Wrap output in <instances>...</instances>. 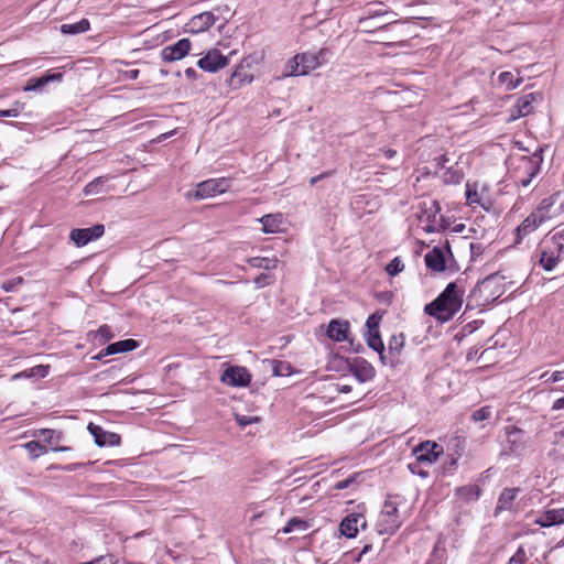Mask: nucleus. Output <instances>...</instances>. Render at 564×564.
<instances>
[{"mask_svg":"<svg viewBox=\"0 0 564 564\" xmlns=\"http://www.w3.org/2000/svg\"><path fill=\"white\" fill-rule=\"evenodd\" d=\"M463 291L456 283H449L445 290L425 306V313L438 321H449L462 307Z\"/></svg>","mask_w":564,"mask_h":564,"instance_id":"nucleus-1","label":"nucleus"},{"mask_svg":"<svg viewBox=\"0 0 564 564\" xmlns=\"http://www.w3.org/2000/svg\"><path fill=\"white\" fill-rule=\"evenodd\" d=\"M541 163V150H536L531 156H521L517 166L518 183L523 187L529 186L539 173Z\"/></svg>","mask_w":564,"mask_h":564,"instance_id":"nucleus-2","label":"nucleus"},{"mask_svg":"<svg viewBox=\"0 0 564 564\" xmlns=\"http://www.w3.org/2000/svg\"><path fill=\"white\" fill-rule=\"evenodd\" d=\"M540 214L543 224L560 218L564 214V195L560 192L544 198L535 209Z\"/></svg>","mask_w":564,"mask_h":564,"instance_id":"nucleus-3","label":"nucleus"},{"mask_svg":"<svg viewBox=\"0 0 564 564\" xmlns=\"http://www.w3.org/2000/svg\"><path fill=\"white\" fill-rule=\"evenodd\" d=\"M400 525L401 521L395 503L387 501L378 519V532L380 534H393Z\"/></svg>","mask_w":564,"mask_h":564,"instance_id":"nucleus-4","label":"nucleus"},{"mask_svg":"<svg viewBox=\"0 0 564 564\" xmlns=\"http://www.w3.org/2000/svg\"><path fill=\"white\" fill-rule=\"evenodd\" d=\"M220 382L229 387L243 388L249 386L251 373L242 366H228L219 378Z\"/></svg>","mask_w":564,"mask_h":564,"instance_id":"nucleus-5","label":"nucleus"},{"mask_svg":"<svg viewBox=\"0 0 564 564\" xmlns=\"http://www.w3.org/2000/svg\"><path fill=\"white\" fill-rule=\"evenodd\" d=\"M230 187V181L225 177L212 178L204 181L197 185L195 191L196 198H210L219 194H224Z\"/></svg>","mask_w":564,"mask_h":564,"instance_id":"nucleus-6","label":"nucleus"},{"mask_svg":"<svg viewBox=\"0 0 564 564\" xmlns=\"http://www.w3.org/2000/svg\"><path fill=\"white\" fill-rule=\"evenodd\" d=\"M505 276L499 273L490 274L479 284V292L485 295L486 301H495L505 293Z\"/></svg>","mask_w":564,"mask_h":564,"instance_id":"nucleus-7","label":"nucleus"},{"mask_svg":"<svg viewBox=\"0 0 564 564\" xmlns=\"http://www.w3.org/2000/svg\"><path fill=\"white\" fill-rule=\"evenodd\" d=\"M443 452V447L440 444L431 441L423 442L413 449L416 460L429 465L435 463Z\"/></svg>","mask_w":564,"mask_h":564,"instance_id":"nucleus-8","label":"nucleus"},{"mask_svg":"<svg viewBox=\"0 0 564 564\" xmlns=\"http://www.w3.org/2000/svg\"><path fill=\"white\" fill-rule=\"evenodd\" d=\"M487 187L485 184L475 182L466 185V200L469 206H481L485 209L490 207Z\"/></svg>","mask_w":564,"mask_h":564,"instance_id":"nucleus-9","label":"nucleus"},{"mask_svg":"<svg viewBox=\"0 0 564 564\" xmlns=\"http://www.w3.org/2000/svg\"><path fill=\"white\" fill-rule=\"evenodd\" d=\"M105 232L102 225H95L90 228H76L69 234V239L76 247H84L90 241L100 238Z\"/></svg>","mask_w":564,"mask_h":564,"instance_id":"nucleus-10","label":"nucleus"},{"mask_svg":"<svg viewBox=\"0 0 564 564\" xmlns=\"http://www.w3.org/2000/svg\"><path fill=\"white\" fill-rule=\"evenodd\" d=\"M229 63L227 56L223 55L217 48L210 50L198 59L197 65L200 69L215 73L224 67H226Z\"/></svg>","mask_w":564,"mask_h":564,"instance_id":"nucleus-11","label":"nucleus"},{"mask_svg":"<svg viewBox=\"0 0 564 564\" xmlns=\"http://www.w3.org/2000/svg\"><path fill=\"white\" fill-rule=\"evenodd\" d=\"M327 50L321 48L318 52H305L299 54V58L301 59L302 73L306 75L322 66L327 61Z\"/></svg>","mask_w":564,"mask_h":564,"instance_id":"nucleus-12","label":"nucleus"},{"mask_svg":"<svg viewBox=\"0 0 564 564\" xmlns=\"http://www.w3.org/2000/svg\"><path fill=\"white\" fill-rule=\"evenodd\" d=\"M216 22V17L212 12H202L194 15L185 25V33H200L208 30Z\"/></svg>","mask_w":564,"mask_h":564,"instance_id":"nucleus-13","label":"nucleus"},{"mask_svg":"<svg viewBox=\"0 0 564 564\" xmlns=\"http://www.w3.org/2000/svg\"><path fill=\"white\" fill-rule=\"evenodd\" d=\"M87 430L94 437L95 443L100 447L117 446L120 444V436L118 434L106 431L99 425L89 423Z\"/></svg>","mask_w":564,"mask_h":564,"instance_id":"nucleus-14","label":"nucleus"},{"mask_svg":"<svg viewBox=\"0 0 564 564\" xmlns=\"http://www.w3.org/2000/svg\"><path fill=\"white\" fill-rule=\"evenodd\" d=\"M366 525V520L362 514L351 513L343 519L339 525L340 533L346 538H355L358 533V528Z\"/></svg>","mask_w":564,"mask_h":564,"instance_id":"nucleus-15","label":"nucleus"},{"mask_svg":"<svg viewBox=\"0 0 564 564\" xmlns=\"http://www.w3.org/2000/svg\"><path fill=\"white\" fill-rule=\"evenodd\" d=\"M506 436L510 453L519 454L525 448V436L522 430L509 426L506 429Z\"/></svg>","mask_w":564,"mask_h":564,"instance_id":"nucleus-16","label":"nucleus"},{"mask_svg":"<svg viewBox=\"0 0 564 564\" xmlns=\"http://www.w3.org/2000/svg\"><path fill=\"white\" fill-rule=\"evenodd\" d=\"M534 94H528L518 99L517 104L510 111V121H514L521 117L528 116L533 111Z\"/></svg>","mask_w":564,"mask_h":564,"instance_id":"nucleus-17","label":"nucleus"},{"mask_svg":"<svg viewBox=\"0 0 564 564\" xmlns=\"http://www.w3.org/2000/svg\"><path fill=\"white\" fill-rule=\"evenodd\" d=\"M535 523L542 528L564 524V508L550 509L542 512L536 519Z\"/></svg>","mask_w":564,"mask_h":564,"instance_id":"nucleus-18","label":"nucleus"},{"mask_svg":"<svg viewBox=\"0 0 564 564\" xmlns=\"http://www.w3.org/2000/svg\"><path fill=\"white\" fill-rule=\"evenodd\" d=\"M327 336L335 341H344L348 339L349 324L341 319H332L328 324Z\"/></svg>","mask_w":564,"mask_h":564,"instance_id":"nucleus-19","label":"nucleus"},{"mask_svg":"<svg viewBox=\"0 0 564 564\" xmlns=\"http://www.w3.org/2000/svg\"><path fill=\"white\" fill-rule=\"evenodd\" d=\"M259 220L262 224V230L265 234H276L284 229L285 221L281 214L264 215Z\"/></svg>","mask_w":564,"mask_h":564,"instance_id":"nucleus-20","label":"nucleus"},{"mask_svg":"<svg viewBox=\"0 0 564 564\" xmlns=\"http://www.w3.org/2000/svg\"><path fill=\"white\" fill-rule=\"evenodd\" d=\"M425 264L434 272H443L446 268L444 253L441 248L434 247L424 257Z\"/></svg>","mask_w":564,"mask_h":564,"instance_id":"nucleus-21","label":"nucleus"},{"mask_svg":"<svg viewBox=\"0 0 564 564\" xmlns=\"http://www.w3.org/2000/svg\"><path fill=\"white\" fill-rule=\"evenodd\" d=\"M354 376L360 381L366 382L375 377V368L366 360L358 359L351 365Z\"/></svg>","mask_w":564,"mask_h":564,"instance_id":"nucleus-22","label":"nucleus"},{"mask_svg":"<svg viewBox=\"0 0 564 564\" xmlns=\"http://www.w3.org/2000/svg\"><path fill=\"white\" fill-rule=\"evenodd\" d=\"M541 225H543L542 218L540 214H536L534 210L521 223L517 228V232L519 236H527L538 229Z\"/></svg>","mask_w":564,"mask_h":564,"instance_id":"nucleus-23","label":"nucleus"},{"mask_svg":"<svg viewBox=\"0 0 564 564\" xmlns=\"http://www.w3.org/2000/svg\"><path fill=\"white\" fill-rule=\"evenodd\" d=\"M518 488H505L498 498L496 511L510 510L513 506V501L518 496Z\"/></svg>","mask_w":564,"mask_h":564,"instance_id":"nucleus-24","label":"nucleus"},{"mask_svg":"<svg viewBox=\"0 0 564 564\" xmlns=\"http://www.w3.org/2000/svg\"><path fill=\"white\" fill-rule=\"evenodd\" d=\"M108 181V176H100L95 178L84 187V194L89 196L108 193L110 191V188L107 186Z\"/></svg>","mask_w":564,"mask_h":564,"instance_id":"nucleus-25","label":"nucleus"},{"mask_svg":"<svg viewBox=\"0 0 564 564\" xmlns=\"http://www.w3.org/2000/svg\"><path fill=\"white\" fill-rule=\"evenodd\" d=\"M115 337L113 332L107 325H102L99 327L97 332H89L87 334V340L94 343L96 345H104L108 340Z\"/></svg>","mask_w":564,"mask_h":564,"instance_id":"nucleus-26","label":"nucleus"},{"mask_svg":"<svg viewBox=\"0 0 564 564\" xmlns=\"http://www.w3.org/2000/svg\"><path fill=\"white\" fill-rule=\"evenodd\" d=\"M61 74H48L39 78H30L24 86V91H36L40 90L44 85L50 82L61 79Z\"/></svg>","mask_w":564,"mask_h":564,"instance_id":"nucleus-27","label":"nucleus"},{"mask_svg":"<svg viewBox=\"0 0 564 564\" xmlns=\"http://www.w3.org/2000/svg\"><path fill=\"white\" fill-rule=\"evenodd\" d=\"M431 205V208L434 209V214L432 218L427 216L429 224L426 225L425 230L427 232L440 231L444 229L443 217L442 215L438 214L441 208L436 200H432Z\"/></svg>","mask_w":564,"mask_h":564,"instance_id":"nucleus-28","label":"nucleus"},{"mask_svg":"<svg viewBox=\"0 0 564 564\" xmlns=\"http://www.w3.org/2000/svg\"><path fill=\"white\" fill-rule=\"evenodd\" d=\"M137 347L138 343L134 339H124L107 346L106 352L116 355L120 352L131 351Z\"/></svg>","mask_w":564,"mask_h":564,"instance_id":"nucleus-29","label":"nucleus"},{"mask_svg":"<svg viewBox=\"0 0 564 564\" xmlns=\"http://www.w3.org/2000/svg\"><path fill=\"white\" fill-rule=\"evenodd\" d=\"M48 373V366L39 365L12 376V380L21 378H44Z\"/></svg>","mask_w":564,"mask_h":564,"instance_id":"nucleus-30","label":"nucleus"},{"mask_svg":"<svg viewBox=\"0 0 564 564\" xmlns=\"http://www.w3.org/2000/svg\"><path fill=\"white\" fill-rule=\"evenodd\" d=\"M89 21L87 19H82L78 22L69 23V24H62L61 25V32L64 34H80L89 30Z\"/></svg>","mask_w":564,"mask_h":564,"instance_id":"nucleus-31","label":"nucleus"},{"mask_svg":"<svg viewBox=\"0 0 564 564\" xmlns=\"http://www.w3.org/2000/svg\"><path fill=\"white\" fill-rule=\"evenodd\" d=\"M560 258L555 254L553 249L542 250L540 257V263L546 271H552L557 264Z\"/></svg>","mask_w":564,"mask_h":564,"instance_id":"nucleus-32","label":"nucleus"},{"mask_svg":"<svg viewBox=\"0 0 564 564\" xmlns=\"http://www.w3.org/2000/svg\"><path fill=\"white\" fill-rule=\"evenodd\" d=\"M305 73H302L301 59L299 58V54L289 59L284 66L283 76H304Z\"/></svg>","mask_w":564,"mask_h":564,"instance_id":"nucleus-33","label":"nucleus"},{"mask_svg":"<svg viewBox=\"0 0 564 564\" xmlns=\"http://www.w3.org/2000/svg\"><path fill=\"white\" fill-rule=\"evenodd\" d=\"M499 83L505 85L507 90H512L522 83V78L519 76L514 77L513 73L511 72H502L499 75Z\"/></svg>","mask_w":564,"mask_h":564,"instance_id":"nucleus-34","label":"nucleus"},{"mask_svg":"<svg viewBox=\"0 0 564 564\" xmlns=\"http://www.w3.org/2000/svg\"><path fill=\"white\" fill-rule=\"evenodd\" d=\"M34 435L42 437L50 445L57 444L62 438V433L54 430H40Z\"/></svg>","mask_w":564,"mask_h":564,"instance_id":"nucleus-35","label":"nucleus"},{"mask_svg":"<svg viewBox=\"0 0 564 564\" xmlns=\"http://www.w3.org/2000/svg\"><path fill=\"white\" fill-rule=\"evenodd\" d=\"M367 344L373 350L378 351L381 356V359H383L382 352L384 350V346L380 338L379 330L368 333Z\"/></svg>","mask_w":564,"mask_h":564,"instance_id":"nucleus-36","label":"nucleus"},{"mask_svg":"<svg viewBox=\"0 0 564 564\" xmlns=\"http://www.w3.org/2000/svg\"><path fill=\"white\" fill-rule=\"evenodd\" d=\"M23 446L32 458H37L47 453V448L36 441L28 442Z\"/></svg>","mask_w":564,"mask_h":564,"instance_id":"nucleus-37","label":"nucleus"},{"mask_svg":"<svg viewBox=\"0 0 564 564\" xmlns=\"http://www.w3.org/2000/svg\"><path fill=\"white\" fill-rule=\"evenodd\" d=\"M404 341L405 339L403 334L393 335L389 340V352L392 356H399L404 346Z\"/></svg>","mask_w":564,"mask_h":564,"instance_id":"nucleus-38","label":"nucleus"},{"mask_svg":"<svg viewBox=\"0 0 564 564\" xmlns=\"http://www.w3.org/2000/svg\"><path fill=\"white\" fill-rule=\"evenodd\" d=\"M25 105L21 101H14L12 107L6 110H0V117L17 118L20 116Z\"/></svg>","mask_w":564,"mask_h":564,"instance_id":"nucleus-39","label":"nucleus"},{"mask_svg":"<svg viewBox=\"0 0 564 564\" xmlns=\"http://www.w3.org/2000/svg\"><path fill=\"white\" fill-rule=\"evenodd\" d=\"M404 270V264L399 257H395L391 260V262L386 267V271L389 275L394 276Z\"/></svg>","mask_w":564,"mask_h":564,"instance_id":"nucleus-40","label":"nucleus"},{"mask_svg":"<svg viewBox=\"0 0 564 564\" xmlns=\"http://www.w3.org/2000/svg\"><path fill=\"white\" fill-rule=\"evenodd\" d=\"M306 527H307V524L305 521L297 519V518H293L286 523V525L283 529V532L290 533L294 530H305Z\"/></svg>","mask_w":564,"mask_h":564,"instance_id":"nucleus-41","label":"nucleus"},{"mask_svg":"<svg viewBox=\"0 0 564 564\" xmlns=\"http://www.w3.org/2000/svg\"><path fill=\"white\" fill-rule=\"evenodd\" d=\"M563 240H564V236L562 232L555 234L551 238L552 246L547 247V249H553L555 251V254L560 257V254L563 250V242H562Z\"/></svg>","mask_w":564,"mask_h":564,"instance_id":"nucleus-42","label":"nucleus"},{"mask_svg":"<svg viewBox=\"0 0 564 564\" xmlns=\"http://www.w3.org/2000/svg\"><path fill=\"white\" fill-rule=\"evenodd\" d=\"M490 415H491L490 406H484L481 409L474 411L471 419L475 422H482L485 420H488L490 417Z\"/></svg>","mask_w":564,"mask_h":564,"instance_id":"nucleus-43","label":"nucleus"},{"mask_svg":"<svg viewBox=\"0 0 564 564\" xmlns=\"http://www.w3.org/2000/svg\"><path fill=\"white\" fill-rule=\"evenodd\" d=\"M235 420L241 427L260 422L259 416L241 415L237 413L235 414Z\"/></svg>","mask_w":564,"mask_h":564,"instance_id":"nucleus-44","label":"nucleus"},{"mask_svg":"<svg viewBox=\"0 0 564 564\" xmlns=\"http://www.w3.org/2000/svg\"><path fill=\"white\" fill-rule=\"evenodd\" d=\"M191 51V42L187 39L178 40V59L183 58Z\"/></svg>","mask_w":564,"mask_h":564,"instance_id":"nucleus-45","label":"nucleus"},{"mask_svg":"<svg viewBox=\"0 0 564 564\" xmlns=\"http://www.w3.org/2000/svg\"><path fill=\"white\" fill-rule=\"evenodd\" d=\"M380 319H381V317L377 316L375 314L368 317L367 323H366L368 333L379 330L378 327H379Z\"/></svg>","mask_w":564,"mask_h":564,"instance_id":"nucleus-46","label":"nucleus"},{"mask_svg":"<svg viewBox=\"0 0 564 564\" xmlns=\"http://www.w3.org/2000/svg\"><path fill=\"white\" fill-rule=\"evenodd\" d=\"M541 379L551 382H557L564 379V370L563 371H554L551 376L547 372H544L540 376Z\"/></svg>","mask_w":564,"mask_h":564,"instance_id":"nucleus-47","label":"nucleus"},{"mask_svg":"<svg viewBox=\"0 0 564 564\" xmlns=\"http://www.w3.org/2000/svg\"><path fill=\"white\" fill-rule=\"evenodd\" d=\"M162 57L165 61H174L176 59V44L169 45L162 51Z\"/></svg>","mask_w":564,"mask_h":564,"instance_id":"nucleus-48","label":"nucleus"},{"mask_svg":"<svg viewBox=\"0 0 564 564\" xmlns=\"http://www.w3.org/2000/svg\"><path fill=\"white\" fill-rule=\"evenodd\" d=\"M83 564H115V558L110 555H106Z\"/></svg>","mask_w":564,"mask_h":564,"instance_id":"nucleus-49","label":"nucleus"},{"mask_svg":"<svg viewBox=\"0 0 564 564\" xmlns=\"http://www.w3.org/2000/svg\"><path fill=\"white\" fill-rule=\"evenodd\" d=\"M355 482V477L351 476V477H348L344 480H340L338 482L335 484V489L337 490H343V489H346L348 487H350L351 484Z\"/></svg>","mask_w":564,"mask_h":564,"instance_id":"nucleus-50","label":"nucleus"},{"mask_svg":"<svg viewBox=\"0 0 564 564\" xmlns=\"http://www.w3.org/2000/svg\"><path fill=\"white\" fill-rule=\"evenodd\" d=\"M251 264L254 267H259V268H265V269L270 268V261L264 258H253L251 260Z\"/></svg>","mask_w":564,"mask_h":564,"instance_id":"nucleus-51","label":"nucleus"},{"mask_svg":"<svg viewBox=\"0 0 564 564\" xmlns=\"http://www.w3.org/2000/svg\"><path fill=\"white\" fill-rule=\"evenodd\" d=\"M470 250H471L473 257L479 256L482 252V247L480 243H470Z\"/></svg>","mask_w":564,"mask_h":564,"instance_id":"nucleus-52","label":"nucleus"},{"mask_svg":"<svg viewBox=\"0 0 564 564\" xmlns=\"http://www.w3.org/2000/svg\"><path fill=\"white\" fill-rule=\"evenodd\" d=\"M552 410H554V411L564 410V397L558 398L557 400L554 401V403L552 405Z\"/></svg>","mask_w":564,"mask_h":564,"instance_id":"nucleus-53","label":"nucleus"},{"mask_svg":"<svg viewBox=\"0 0 564 564\" xmlns=\"http://www.w3.org/2000/svg\"><path fill=\"white\" fill-rule=\"evenodd\" d=\"M184 73L188 79H195L197 76L196 69L192 67L186 68Z\"/></svg>","mask_w":564,"mask_h":564,"instance_id":"nucleus-54","label":"nucleus"},{"mask_svg":"<svg viewBox=\"0 0 564 564\" xmlns=\"http://www.w3.org/2000/svg\"><path fill=\"white\" fill-rule=\"evenodd\" d=\"M328 175H329V173H328V172H325V173H322V174H319V175H317V176H314V177H312V178L310 180V184H311V185H315L318 181H321L322 178H324V177H326V176H328Z\"/></svg>","mask_w":564,"mask_h":564,"instance_id":"nucleus-55","label":"nucleus"},{"mask_svg":"<svg viewBox=\"0 0 564 564\" xmlns=\"http://www.w3.org/2000/svg\"><path fill=\"white\" fill-rule=\"evenodd\" d=\"M111 354L106 352V348L93 357L94 360H100L104 357L110 356Z\"/></svg>","mask_w":564,"mask_h":564,"instance_id":"nucleus-56","label":"nucleus"},{"mask_svg":"<svg viewBox=\"0 0 564 564\" xmlns=\"http://www.w3.org/2000/svg\"><path fill=\"white\" fill-rule=\"evenodd\" d=\"M139 75V70L138 69H131L127 73V76L128 78L130 79H135Z\"/></svg>","mask_w":564,"mask_h":564,"instance_id":"nucleus-57","label":"nucleus"},{"mask_svg":"<svg viewBox=\"0 0 564 564\" xmlns=\"http://www.w3.org/2000/svg\"><path fill=\"white\" fill-rule=\"evenodd\" d=\"M383 154L387 159H392L395 155V151L392 149H388L383 151Z\"/></svg>","mask_w":564,"mask_h":564,"instance_id":"nucleus-58","label":"nucleus"},{"mask_svg":"<svg viewBox=\"0 0 564 564\" xmlns=\"http://www.w3.org/2000/svg\"><path fill=\"white\" fill-rule=\"evenodd\" d=\"M338 391L341 393H348L350 391V387L347 384L338 386Z\"/></svg>","mask_w":564,"mask_h":564,"instance_id":"nucleus-59","label":"nucleus"},{"mask_svg":"<svg viewBox=\"0 0 564 564\" xmlns=\"http://www.w3.org/2000/svg\"><path fill=\"white\" fill-rule=\"evenodd\" d=\"M388 46H400V47H403L405 46V43L403 41H400V42H397V43H387Z\"/></svg>","mask_w":564,"mask_h":564,"instance_id":"nucleus-60","label":"nucleus"},{"mask_svg":"<svg viewBox=\"0 0 564 564\" xmlns=\"http://www.w3.org/2000/svg\"><path fill=\"white\" fill-rule=\"evenodd\" d=\"M53 451H56V452H66L69 449V447H66V446H62V447H52Z\"/></svg>","mask_w":564,"mask_h":564,"instance_id":"nucleus-61","label":"nucleus"},{"mask_svg":"<svg viewBox=\"0 0 564 564\" xmlns=\"http://www.w3.org/2000/svg\"><path fill=\"white\" fill-rule=\"evenodd\" d=\"M4 289H6V291H11V290H12V286H11V285H7V284H4Z\"/></svg>","mask_w":564,"mask_h":564,"instance_id":"nucleus-62","label":"nucleus"},{"mask_svg":"<svg viewBox=\"0 0 564 564\" xmlns=\"http://www.w3.org/2000/svg\"><path fill=\"white\" fill-rule=\"evenodd\" d=\"M393 22H394V21H392V20H391V21H388L386 24L381 25V28H383V26H386V25H388V24H391V23H393ZM378 28L380 29V26H378Z\"/></svg>","mask_w":564,"mask_h":564,"instance_id":"nucleus-63","label":"nucleus"},{"mask_svg":"<svg viewBox=\"0 0 564 564\" xmlns=\"http://www.w3.org/2000/svg\"><path fill=\"white\" fill-rule=\"evenodd\" d=\"M561 435L564 437V426L563 430L561 431Z\"/></svg>","mask_w":564,"mask_h":564,"instance_id":"nucleus-64","label":"nucleus"}]
</instances>
